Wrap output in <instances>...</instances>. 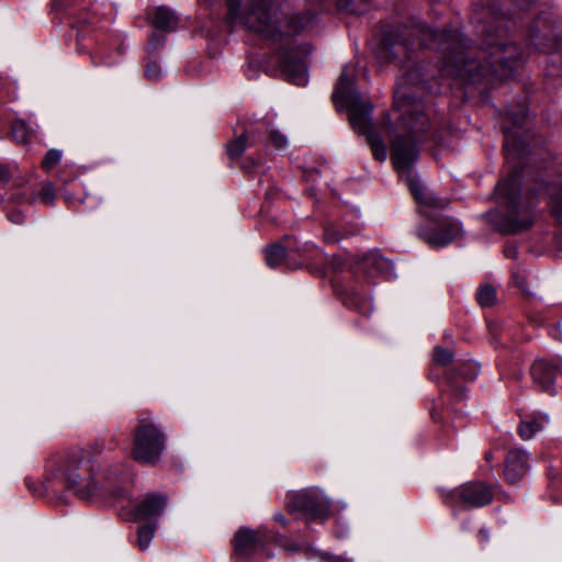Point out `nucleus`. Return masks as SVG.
Returning <instances> with one entry per match:
<instances>
[{
    "label": "nucleus",
    "mask_w": 562,
    "mask_h": 562,
    "mask_svg": "<svg viewBox=\"0 0 562 562\" xmlns=\"http://www.w3.org/2000/svg\"><path fill=\"white\" fill-rule=\"evenodd\" d=\"M476 300L483 307L492 306L496 300L495 288L490 284L481 286L477 291Z\"/></svg>",
    "instance_id": "nucleus-26"
},
{
    "label": "nucleus",
    "mask_w": 562,
    "mask_h": 562,
    "mask_svg": "<svg viewBox=\"0 0 562 562\" xmlns=\"http://www.w3.org/2000/svg\"><path fill=\"white\" fill-rule=\"evenodd\" d=\"M446 504L457 507L477 508L493 501L491 486L482 481L468 482L460 487L442 494Z\"/></svg>",
    "instance_id": "nucleus-8"
},
{
    "label": "nucleus",
    "mask_w": 562,
    "mask_h": 562,
    "mask_svg": "<svg viewBox=\"0 0 562 562\" xmlns=\"http://www.w3.org/2000/svg\"><path fill=\"white\" fill-rule=\"evenodd\" d=\"M358 271L369 277L389 274L393 269L392 262L375 251L362 255L355 261Z\"/></svg>",
    "instance_id": "nucleus-15"
},
{
    "label": "nucleus",
    "mask_w": 562,
    "mask_h": 562,
    "mask_svg": "<svg viewBox=\"0 0 562 562\" xmlns=\"http://www.w3.org/2000/svg\"><path fill=\"white\" fill-rule=\"evenodd\" d=\"M166 43V36L161 34L160 32L156 31L153 32L151 35L148 38L147 43V50L149 53H154L161 48Z\"/></svg>",
    "instance_id": "nucleus-29"
},
{
    "label": "nucleus",
    "mask_w": 562,
    "mask_h": 562,
    "mask_svg": "<svg viewBox=\"0 0 562 562\" xmlns=\"http://www.w3.org/2000/svg\"><path fill=\"white\" fill-rule=\"evenodd\" d=\"M25 484L27 485L29 488H31V482L29 479H25Z\"/></svg>",
    "instance_id": "nucleus-44"
},
{
    "label": "nucleus",
    "mask_w": 562,
    "mask_h": 562,
    "mask_svg": "<svg viewBox=\"0 0 562 562\" xmlns=\"http://www.w3.org/2000/svg\"><path fill=\"white\" fill-rule=\"evenodd\" d=\"M448 383L450 385V387L452 389V391L456 393V395L462 397L463 396V393L467 391L464 386H461V385H457L454 383V378L452 375H449L448 376Z\"/></svg>",
    "instance_id": "nucleus-35"
},
{
    "label": "nucleus",
    "mask_w": 562,
    "mask_h": 562,
    "mask_svg": "<svg viewBox=\"0 0 562 562\" xmlns=\"http://www.w3.org/2000/svg\"><path fill=\"white\" fill-rule=\"evenodd\" d=\"M559 373V368L546 360H538L531 366V375L543 391L553 393V385Z\"/></svg>",
    "instance_id": "nucleus-16"
},
{
    "label": "nucleus",
    "mask_w": 562,
    "mask_h": 562,
    "mask_svg": "<svg viewBox=\"0 0 562 562\" xmlns=\"http://www.w3.org/2000/svg\"><path fill=\"white\" fill-rule=\"evenodd\" d=\"M528 117L529 113L525 105L518 111L509 109L506 112L504 150L510 170L495 188L496 202L504 212L494 210L485 214L487 222L495 229L508 235L520 234L531 228L535 209L541 196L548 199L552 215L562 224V175L552 183L543 184L542 179H531L525 171V160L528 159L530 151L521 131Z\"/></svg>",
    "instance_id": "nucleus-2"
},
{
    "label": "nucleus",
    "mask_w": 562,
    "mask_h": 562,
    "mask_svg": "<svg viewBox=\"0 0 562 562\" xmlns=\"http://www.w3.org/2000/svg\"><path fill=\"white\" fill-rule=\"evenodd\" d=\"M247 147V135L240 134L227 144V155L231 159H237L241 157Z\"/></svg>",
    "instance_id": "nucleus-23"
},
{
    "label": "nucleus",
    "mask_w": 562,
    "mask_h": 562,
    "mask_svg": "<svg viewBox=\"0 0 562 562\" xmlns=\"http://www.w3.org/2000/svg\"><path fill=\"white\" fill-rule=\"evenodd\" d=\"M226 5L229 24H244L274 45L267 58L270 72L297 86L307 83L305 57L310 52L294 45L293 37L312 25L311 14L289 16L278 0H252L243 12L239 11L240 0H226Z\"/></svg>",
    "instance_id": "nucleus-3"
},
{
    "label": "nucleus",
    "mask_w": 562,
    "mask_h": 562,
    "mask_svg": "<svg viewBox=\"0 0 562 562\" xmlns=\"http://www.w3.org/2000/svg\"><path fill=\"white\" fill-rule=\"evenodd\" d=\"M498 324L496 323H490L488 328L492 335H496L498 333Z\"/></svg>",
    "instance_id": "nucleus-41"
},
{
    "label": "nucleus",
    "mask_w": 562,
    "mask_h": 562,
    "mask_svg": "<svg viewBox=\"0 0 562 562\" xmlns=\"http://www.w3.org/2000/svg\"><path fill=\"white\" fill-rule=\"evenodd\" d=\"M105 448L104 440H98L90 449H72L63 458L53 460L47 471L59 477L66 488L76 496L88 499L97 494L100 484L95 476V461L93 457L100 454Z\"/></svg>",
    "instance_id": "nucleus-4"
},
{
    "label": "nucleus",
    "mask_w": 562,
    "mask_h": 562,
    "mask_svg": "<svg viewBox=\"0 0 562 562\" xmlns=\"http://www.w3.org/2000/svg\"><path fill=\"white\" fill-rule=\"evenodd\" d=\"M371 0H337V7L352 14H362L368 11Z\"/></svg>",
    "instance_id": "nucleus-22"
},
{
    "label": "nucleus",
    "mask_w": 562,
    "mask_h": 562,
    "mask_svg": "<svg viewBox=\"0 0 562 562\" xmlns=\"http://www.w3.org/2000/svg\"><path fill=\"white\" fill-rule=\"evenodd\" d=\"M516 252L517 251H516L515 248H509V249L506 250V256L507 257H514V256H516Z\"/></svg>",
    "instance_id": "nucleus-43"
},
{
    "label": "nucleus",
    "mask_w": 562,
    "mask_h": 562,
    "mask_svg": "<svg viewBox=\"0 0 562 562\" xmlns=\"http://www.w3.org/2000/svg\"><path fill=\"white\" fill-rule=\"evenodd\" d=\"M356 69L353 66H345L333 93L336 103L347 106L352 128L367 137L374 158L384 161L387 157V148L379 132L372 127V104L364 100L355 89Z\"/></svg>",
    "instance_id": "nucleus-5"
},
{
    "label": "nucleus",
    "mask_w": 562,
    "mask_h": 562,
    "mask_svg": "<svg viewBox=\"0 0 562 562\" xmlns=\"http://www.w3.org/2000/svg\"><path fill=\"white\" fill-rule=\"evenodd\" d=\"M337 293L346 306L355 308L358 313L366 316L371 314L373 310L371 300L360 294L356 289L337 290Z\"/></svg>",
    "instance_id": "nucleus-17"
},
{
    "label": "nucleus",
    "mask_w": 562,
    "mask_h": 562,
    "mask_svg": "<svg viewBox=\"0 0 562 562\" xmlns=\"http://www.w3.org/2000/svg\"><path fill=\"white\" fill-rule=\"evenodd\" d=\"M461 234V224L451 217H442L417 229L418 237L432 248L445 247L459 238Z\"/></svg>",
    "instance_id": "nucleus-11"
},
{
    "label": "nucleus",
    "mask_w": 562,
    "mask_h": 562,
    "mask_svg": "<svg viewBox=\"0 0 562 562\" xmlns=\"http://www.w3.org/2000/svg\"><path fill=\"white\" fill-rule=\"evenodd\" d=\"M453 359L452 353L441 347H436L434 350V361L441 366L449 364Z\"/></svg>",
    "instance_id": "nucleus-32"
},
{
    "label": "nucleus",
    "mask_w": 562,
    "mask_h": 562,
    "mask_svg": "<svg viewBox=\"0 0 562 562\" xmlns=\"http://www.w3.org/2000/svg\"><path fill=\"white\" fill-rule=\"evenodd\" d=\"M274 520L280 522L282 526L286 525V519L282 514L274 515Z\"/></svg>",
    "instance_id": "nucleus-40"
},
{
    "label": "nucleus",
    "mask_w": 562,
    "mask_h": 562,
    "mask_svg": "<svg viewBox=\"0 0 562 562\" xmlns=\"http://www.w3.org/2000/svg\"><path fill=\"white\" fill-rule=\"evenodd\" d=\"M499 3L501 0H476V5H480L482 13L493 21L499 19Z\"/></svg>",
    "instance_id": "nucleus-25"
},
{
    "label": "nucleus",
    "mask_w": 562,
    "mask_h": 562,
    "mask_svg": "<svg viewBox=\"0 0 562 562\" xmlns=\"http://www.w3.org/2000/svg\"><path fill=\"white\" fill-rule=\"evenodd\" d=\"M356 231H358V228H355L353 231H340L336 225H327L325 227L324 238L326 243H337Z\"/></svg>",
    "instance_id": "nucleus-28"
},
{
    "label": "nucleus",
    "mask_w": 562,
    "mask_h": 562,
    "mask_svg": "<svg viewBox=\"0 0 562 562\" xmlns=\"http://www.w3.org/2000/svg\"><path fill=\"white\" fill-rule=\"evenodd\" d=\"M291 512H300L307 519L325 520L331 515V505L318 488H307L292 496L288 504Z\"/></svg>",
    "instance_id": "nucleus-9"
},
{
    "label": "nucleus",
    "mask_w": 562,
    "mask_h": 562,
    "mask_svg": "<svg viewBox=\"0 0 562 562\" xmlns=\"http://www.w3.org/2000/svg\"><path fill=\"white\" fill-rule=\"evenodd\" d=\"M145 76L151 81L159 80L162 76L161 67L155 61H149L145 68Z\"/></svg>",
    "instance_id": "nucleus-33"
},
{
    "label": "nucleus",
    "mask_w": 562,
    "mask_h": 562,
    "mask_svg": "<svg viewBox=\"0 0 562 562\" xmlns=\"http://www.w3.org/2000/svg\"><path fill=\"white\" fill-rule=\"evenodd\" d=\"M328 562H352L351 559L345 555H326Z\"/></svg>",
    "instance_id": "nucleus-37"
},
{
    "label": "nucleus",
    "mask_w": 562,
    "mask_h": 562,
    "mask_svg": "<svg viewBox=\"0 0 562 562\" xmlns=\"http://www.w3.org/2000/svg\"><path fill=\"white\" fill-rule=\"evenodd\" d=\"M156 530L155 525H143L137 530V546L145 551L149 548Z\"/></svg>",
    "instance_id": "nucleus-24"
},
{
    "label": "nucleus",
    "mask_w": 562,
    "mask_h": 562,
    "mask_svg": "<svg viewBox=\"0 0 562 562\" xmlns=\"http://www.w3.org/2000/svg\"><path fill=\"white\" fill-rule=\"evenodd\" d=\"M286 256V248L280 244H273L266 248L265 259L270 268L279 267Z\"/></svg>",
    "instance_id": "nucleus-20"
},
{
    "label": "nucleus",
    "mask_w": 562,
    "mask_h": 562,
    "mask_svg": "<svg viewBox=\"0 0 562 562\" xmlns=\"http://www.w3.org/2000/svg\"><path fill=\"white\" fill-rule=\"evenodd\" d=\"M272 539L266 528L251 529L239 528L233 539V557L238 560H248L257 557L271 558L273 554L269 549Z\"/></svg>",
    "instance_id": "nucleus-7"
},
{
    "label": "nucleus",
    "mask_w": 562,
    "mask_h": 562,
    "mask_svg": "<svg viewBox=\"0 0 562 562\" xmlns=\"http://www.w3.org/2000/svg\"><path fill=\"white\" fill-rule=\"evenodd\" d=\"M167 498L160 494H147L134 508L136 520L154 521L162 514Z\"/></svg>",
    "instance_id": "nucleus-14"
},
{
    "label": "nucleus",
    "mask_w": 562,
    "mask_h": 562,
    "mask_svg": "<svg viewBox=\"0 0 562 562\" xmlns=\"http://www.w3.org/2000/svg\"><path fill=\"white\" fill-rule=\"evenodd\" d=\"M35 130L30 126L24 120H15L12 124L11 135L18 143H26Z\"/></svg>",
    "instance_id": "nucleus-21"
},
{
    "label": "nucleus",
    "mask_w": 562,
    "mask_h": 562,
    "mask_svg": "<svg viewBox=\"0 0 562 562\" xmlns=\"http://www.w3.org/2000/svg\"><path fill=\"white\" fill-rule=\"evenodd\" d=\"M90 23L86 16H79L74 22V26L78 30V50L89 53L91 61L94 66L112 64L111 47L104 34L95 33L87 42L85 37V25Z\"/></svg>",
    "instance_id": "nucleus-10"
},
{
    "label": "nucleus",
    "mask_w": 562,
    "mask_h": 562,
    "mask_svg": "<svg viewBox=\"0 0 562 562\" xmlns=\"http://www.w3.org/2000/svg\"><path fill=\"white\" fill-rule=\"evenodd\" d=\"M8 218L12 222V223H15V224H20L23 222V217L20 213H16V212H11L10 214H8Z\"/></svg>",
    "instance_id": "nucleus-38"
},
{
    "label": "nucleus",
    "mask_w": 562,
    "mask_h": 562,
    "mask_svg": "<svg viewBox=\"0 0 562 562\" xmlns=\"http://www.w3.org/2000/svg\"><path fill=\"white\" fill-rule=\"evenodd\" d=\"M408 187L419 205L420 213L425 216H431L436 210H442L448 205V200L436 196L434 192L428 191L419 181L408 177Z\"/></svg>",
    "instance_id": "nucleus-13"
},
{
    "label": "nucleus",
    "mask_w": 562,
    "mask_h": 562,
    "mask_svg": "<svg viewBox=\"0 0 562 562\" xmlns=\"http://www.w3.org/2000/svg\"><path fill=\"white\" fill-rule=\"evenodd\" d=\"M38 198L42 202L46 204H52L55 199V190L50 182L43 183Z\"/></svg>",
    "instance_id": "nucleus-31"
},
{
    "label": "nucleus",
    "mask_w": 562,
    "mask_h": 562,
    "mask_svg": "<svg viewBox=\"0 0 562 562\" xmlns=\"http://www.w3.org/2000/svg\"><path fill=\"white\" fill-rule=\"evenodd\" d=\"M153 25L158 31L173 32L178 26V18L170 9L159 7L155 11Z\"/></svg>",
    "instance_id": "nucleus-19"
},
{
    "label": "nucleus",
    "mask_w": 562,
    "mask_h": 562,
    "mask_svg": "<svg viewBox=\"0 0 562 562\" xmlns=\"http://www.w3.org/2000/svg\"><path fill=\"white\" fill-rule=\"evenodd\" d=\"M61 158L63 151L60 149L52 148L45 154L41 162V167L44 171L48 172L61 161Z\"/></svg>",
    "instance_id": "nucleus-27"
},
{
    "label": "nucleus",
    "mask_w": 562,
    "mask_h": 562,
    "mask_svg": "<svg viewBox=\"0 0 562 562\" xmlns=\"http://www.w3.org/2000/svg\"><path fill=\"white\" fill-rule=\"evenodd\" d=\"M529 469V453L520 448L508 451L504 461V480L508 484L519 482Z\"/></svg>",
    "instance_id": "nucleus-12"
},
{
    "label": "nucleus",
    "mask_w": 562,
    "mask_h": 562,
    "mask_svg": "<svg viewBox=\"0 0 562 562\" xmlns=\"http://www.w3.org/2000/svg\"><path fill=\"white\" fill-rule=\"evenodd\" d=\"M11 178V170L7 165H0V182H7Z\"/></svg>",
    "instance_id": "nucleus-36"
},
{
    "label": "nucleus",
    "mask_w": 562,
    "mask_h": 562,
    "mask_svg": "<svg viewBox=\"0 0 562 562\" xmlns=\"http://www.w3.org/2000/svg\"><path fill=\"white\" fill-rule=\"evenodd\" d=\"M477 537L481 542H487L490 540V533L488 530L485 528H481L479 530Z\"/></svg>",
    "instance_id": "nucleus-39"
},
{
    "label": "nucleus",
    "mask_w": 562,
    "mask_h": 562,
    "mask_svg": "<svg viewBox=\"0 0 562 562\" xmlns=\"http://www.w3.org/2000/svg\"><path fill=\"white\" fill-rule=\"evenodd\" d=\"M459 374L465 380H474L479 373V366L475 362L463 363L459 367Z\"/></svg>",
    "instance_id": "nucleus-30"
},
{
    "label": "nucleus",
    "mask_w": 562,
    "mask_h": 562,
    "mask_svg": "<svg viewBox=\"0 0 562 562\" xmlns=\"http://www.w3.org/2000/svg\"><path fill=\"white\" fill-rule=\"evenodd\" d=\"M549 424L544 414H536L524 418L518 426V434L524 440L531 439L536 434L543 430Z\"/></svg>",
    "instance_id": "nucleus-18"
},
{
    "label": "nucleus",
    "mask_w": 562,
    "mask_h": 562,
    "mask_svg": "<svg viewBox=\"0 0 562 562\" xmlns=\"http://www.w3.org/2000/svg\"><path fill=\"white\" fill-rule=\"evenodd\" d=\"M270 142L277 149H284L288 146L286 137L279 131L270 132Z\"/></svg>",
    "instance_id": "nucleus-34"
},
{
    "label": "nucleus",
    "mask_w": 562,
    "mask_h": 562,
    "mask_svg": "<svg viewBox=\"0 0 562 562\" xmlns=\"http://www.w3.org/2000/svg\"><path fill=\"white\" fill-rule=\"evenodd\" d=\"M476 32L484 35V47L480 52L486 59L477 61L476 50L465 44L458 30L438 32L422 23L396 32L386 33L380 57L395 60L403 74L394 90V111L400 113L397 123L390 119L381 126V132L392 140L391 158L397 171L408 172L418 159L417 140L424 139L430 130V120L425 113L422 97L425 92L438 93L435 70H429L422 61L413 60L416 48L428 46L442 55V64L437 72L441 78L452 77L476 81L479 78L495 76L499 79L510 77L522 60L521 49L507 40V30L497 24L492 30L476 18Z\"/></svg>",
    "instance_id": "nucleus-1"
},
{
    "label": "nucleus",
    "mask_w": 562,
    "mask_h": 562,
    "mask_svg": "<svg viewBox=\"0 0 562 562\" xmlns=\"http://www.w3.org/2000/svg\"><path fill=\"white\" fill-rule=\"evenodd\" d=\"M166 448V435L150 417L142 416L134 429L132 458L142 464L155 465Z\"/></svg>",
    "instance_id": "nucleus-6"
},
{
    "label": "nucleus",
    "mask_w": 562,
    "mask_h": 562,
    "mask_svg": "<svg viewBox=\"0 0 562 562\" xmlns=\"http://www.w3.org/2000/svg\"><path fill=\"white\" fill-rule=\"evenodd\" d=\"M484 458H485L486 462H488V463H490V462H492V460L494 459V454H493V452H492V451H487V452H485Z\"/></svg>",
    "instance_id": "nucleus-42"
}]
</instances>
